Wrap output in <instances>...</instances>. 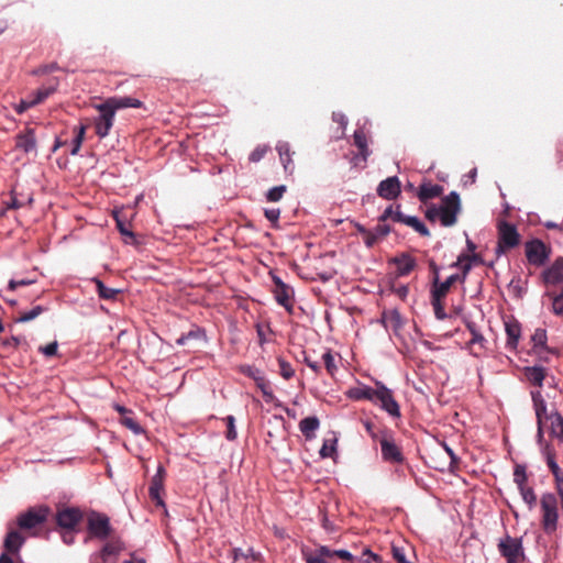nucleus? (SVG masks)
I'll return each instance as SVG.
<instances>
[{"mask_svg": "<svg viewBox=\"0 0 563 563\" xmlns=\"http://www.w3.org/2000/svg\"><path fill=\"white\" fill-rule=\"evenodd\" d=\"M278 365H279V374L283 378L288 380L294 376L295 371H294L292 366L290 365V363H288L287 361H285L282 357H278Z\"/></svg>", "mask_w": 563, "mask_h": 563, "instance_id": "nucleus-48", "label": "nucleus"}, {"mask_svg": "<svg viewBox=\"0 0 563 563\" xmlns=\"http://www.w3.org/2000/svg\"><path fill=\"white\" fill-rule=\"evenodd\" d=\"M58 79L54 78L51 80V84L48 86H44L38 88L31 98V103H34V106H37L42 103L46 98H48L51 95H53L58 87Z\"/></svg>", "mask_w": 563, "mask_h": 563, "instance_id": "nucleus-29", "label": "nucleus"}, {"mask_svg": "<svg viewBox=\"0 0 563 563\" xmlns=\"http://www.w3.org/2000/svg\"><path fill=\"white\" fill-rule=\"evenodd\" d=\"M267 151L268 147L266 145H260L250 154L249 158L251 162L257 163L265 156Z\"/></svg>", "mask_w": 563, "mask_h": 563, "instance_id": "nucleus-53", "label": "nucleus"}, {"mask_svg": "<svg viewBox=\"0 0 563 563\" xmlns=\"http://www.w3.org/2000/svg\"><path fill=\"white\" fill-rule=\"evenodd\" d=\"M372 402L384 411H386L391 418H400V407L394 397L391 389L387 388L382 382L375 383V391L373 395Z\"/></svg>", "mask_w": 563, "mask_h": 563, "instance_id": "nucleus-2", "label": "nucleus"}, {"mask_svg": "<svg viewBox=\"0 0 563 563\" xmlns=\"http://www.w3.org/2000/svg\"><path fill=\"white\" fill-rule=\"evenodd\" d=\"M559 501L553 493H544L540 499L542 512L541 526L545 533L551 534L558 529Z\"/></svg>", "mask_w": 563, "mask_h": 563, "instance_id": "nucleus-1", "label": "nucleus"}, {"mask_svg": "<svg viewBox=\"0 0 563 563\" xmlns=\"http://www.w3.org/2000/svg\"><path fill=\"white\" fill-rule=\"evenodd\" d=\"M382 456L385 462L401 464L405 460L401 449L396 444L391 432L383 430L379 438Z\"/></svg>", "mask_w": 563, "mask_h": 563, "instance_id": "nucleus-7", "label": "nucleus"}, {"mask_svg": "<svg viewBox=\"0 0 563 563\" xmlns=\"http://www.w3.org/2000/svg\"><path fill=\"white\" fill-rule=\"evenodd\" d=\"M121 423L130 429L134 434L143 433L142 427L129 415L121 417Z\"/></svg>", "mask_w": 563, "mask_h": 563, "instance_id": "nucleus-45", "label": "nucleus"}, {"mask_svg": "<svg viewBox=\"0 0 563 563\" xmlns=\"http://www.w3.org/2000/svg\"><path fill=\"white\" fill-rule=\"evenodd\" d=\"M514 482L517 486H522L527 484V473L526 467L523 465L517 464L514 470Z\"/></svg>", "mask_w": 563, "mask_h": 563, "instance_id": "nucleus-49", "label": "nucleus"}, {"mask_svg": "<svg viewBox=\"0 0 563 563\" xmlns=\"http://www.w3.org/2000/svg\"><path fill=\"white\" fill-rule=\"evenodd\" d=\"M240 372L243 375L252 378L254 382H256L263 375V373L257 367L252 365L240 366Z\"/></svg>", "mask_w": 563, "mask_h": 563, "instance_id": "nucleus-50", "label": "nucleus"}, {"mask_svg": "<svg viewBox=\"0 0 563 563\" xmlns=\"http://www.w3.org/2000/svg\"><path fill=\"white\" fill-rule=\"evenodd\" d=\"M547 340L548 336L545 329H536L534 333L531 336V342L537 353L549 352V347L547 346Z\"/></svg>", "mask_w": 563, "mask_h": 563, "instance_id": "nucleus-34", "label": "nucleus"}, {"mask_svg": "<svg viewBox=\"0 0 563 563\" xmlns=\"http://www.w3.org/2000/svg\"><path fill=\"white\" fill-rule=\"evenodd\" d=\"M33 201L32 197H29L27 200H22L18 197L16 191L13 189L11 191L10 201L7 202L8 208L10 209H20L24 207L26 203H31Z\"/></svg>", "mask_w": 563, "mask_h": 563, "instance_id": "nucleus-44", "label": "nucleus"}, {"mask_svg": "<svg viewBox=\"0 0 563 563\" xmlns=\"http://www.w3.org/2000/svg\"><path fill=\"white\" fill-rule=\"evenodd\" d=\"M405 224L412 228L422 236H430L429 229L417 217L408 216V218H406Z\"/></svg>", "mask_w": 563, "mask_h": 563, "instance_id": "nucleus-39", "label": "nucleus"}, {"mask_svg": "<svg viewBox=\"0 0 563 563\" xmlns=\"http://www.w3.org/2000/svg\"><path fill=\"white\" fill-rule=\"evenodd\" d=\"M32 107H35V106H34V103H31V98H29L26 100H21L15 106V111L21 114V113H23L24 111H26L27 109H30Z\"/></svg>", "mask_w": 563, "mask_h": 563, "instance_id": "nucleus-62", "label": "nucleus"}, {"mask_svg": "<svg viewBox=\"0 0 563 563\" xmlns=\"http://www.w3.org/2000/svg\"><path fill=\"white\" fill-rule=\"evenodd\" d=\"M497 549L500 555L506 559V563H523L526 561L521 538L506 534L499 539Z\"/></svg>", "mask_w": 563, "mask_h": 563, "instance_id": "nucleus-4", "label": "nucleus"}, {"mask_svg": "<svg viewBox=\"0 0 563 563\" xmlns=\"http://www.w3.org/2000/svg\"><path fill=\"white\" fill-rule=\"evenodd\" d=\"M520 495L523 501L528 505L529 509H533L537 505V495L532 487L526 485L519 486Z\"/></svg>", "mask_w": 563, "mask_h": 563, "instance_id": "nucleus-37", "label": "nucleus"}, {"mask_svg": "<svg viewBox=\"0 0 563 563\" xmlns=\"http://www.w3.org/2000/svg\"><path fill=\"white\" fill-rule=\"evenodd\" d=\"M103 103L108 106V108L113 111L114 113L118 110L125 109V108H142L143 102L136 98L132 97H111L108 98Z\"/></svg>", "mask_w": 563, "mask_h": 563, "instance_id": "nucleus-20", "label": "nucleus"}, {"mask_svg": "<svg viewBox=\"0 0 563 563\" xmlns=\"http://www.w3.org/2000/svg\"><path fill=\"white\" fill-rule=\"evenodd\" d=\"M123 550V543L118 538H111L101 549L100 555L103 561L111 555H117Z\"/></svg>", "mask_w": 563, "mask_h": 563, "instance_id": "nucleus-32", "label": "nucleus"}, {"mask_svg": "<svg viewBox=\"0 0 563 563\" xmlns=\"http://www.w3.org/2000/svg\"><path fill=\"white\" fill-rule=\"evenodd\" d=\"M431 268L434 272V279L431 288V292L437 294L438 297H445L448 292L450 291V288L453 284L459 282L460 275L453 274L450 277H448L443 283L439 282V275H438V267L434 264V262H431L430 264Z\"/></svg>", "mask_w": 563, "mask_h": 563, "instance_id": "nucleus-17", "label": "nucleus"}, {"mask_svg": "<svg viewBox=\"0 0 563 563\" xmlns=\"http://www.w3.org/2000/svg\"><path fill=\"white\" fill-rule=\"evenodd\" d=\"M25 542V537L16 529L10 528L3 541L4 553L18 554Z\"/></svg>", "mask_w": 563, "mask_h": 563, "instance_id": "nucleus-18", "label": "nucleus"}, {"mask_svg": "<svg viewBox=\"0 0 563 563\" xmlns=\"http://www.w3.org/2000/svg\"><path fill=\"white\" fill-rule=\"evenodd\" d=\"M58 69H59V66L56 63H52L49 65H44V66L38 67L34 71V74H36V75H46V74L53 73V71L58 70Z\"/></svg>", "mask_w": 563, "mask_h": 563, "instance_id": "nucleus-57", "label": "nucleus"}, {"mask_svg": "<svg viewBox=\"0 0 563 563\" xmlns=\"http://www.w3.org/2000/svg\"><path fill=\"white\" fill-rule=\"evenodd\" d=\"M49 514L47 506L31 507L16 517V526L24 531L35 530L47 521Z\"/></svg>", "mask_w": 563, "mask_h": 563, "instance_id": "nucleus-3", "label": "nucleus"}, {"mask_svg": "<svg viewBox=\"0 0 563 563\" xmlns=\"http://www.w3.org/2000/svg\"><path fill=\"white\" fill-rule=\"evenodd\" d=\"M320 422L317 417H307L299 422V429L306 439H312Z\"/></svg>", "mask_w": 563, "mask_h": 563, "instance_id": "nucleus-31", "label": "nucleus"}, {"mask_svg": "<svg viewBox=\"0 0 563 563\" xmlns=\"http://www.w3.org/2000/svg\"><path fill=\"white\" fill-rule=\"evenodd\" d=\"M374 391H375V387L373 388V387L364 386L361 388L352 389L350 391V397L355 400L365 399V400H369L372 402Z\"/></svg>", "mask_w": 563, "mask_h": 563, "instance_id": "nucleus-38", "label": "nucleus"}, {"mask_svg": "<svg viewBox=\"0 0 563 563\" xmlns=\"http://www.w3.org/2000/svg\"><path fill=\"white\" fill-rule=\"evenodd\" d=\"M272 279L275 286L274 295L276 301L290 312L294 306V289L285 284L278 276L274 275Z\"/></svg>", "mask_w": 563, "mask_h": 563, "instance_id": "nucleus-12", "label": "nucleus"}, {"mask_svg": "<svg viewBox=\"0 0 563 563\" xmlns=\"http://www.w3.org/2000/svg\"><path fill=\"white\" fill-rule=\"evenodd\" d=\"M426 218L431 222L440 220L439 207L435 205L429 206L426 210Z\"/></svg>", "mask_w": 563, "mask_h": 563, "instance_id": "nucleus-56", "label": "nucleus"}, {"mask_svg": "<svg viewBox=\"0 0 563 563\" xmlns=\"http://www.w3.org/2000/svg\"><path fill=\"white\" fill-rule=\"evenodd\" d=\"M285 192H286L285 185L273 187L272 189H269L267 191L266 199L271 202H277L283 198Z\"/></svg>", "mask_w": 563, "mask_h": 563, "instance_id": "nucleus-47", "label": "nucleus"}, {"mask_svg": "<svg viewBox=\"0 0 563 563\" xmlns=\"http://www.w3.org/2000/svg\"><path fill=\"white\" fill-rule=\"evenodd\" d=\"M554 485L558 497L560 498V500H563V474L554 477Z\"/></svg>", "mask_w": 563, "mask_h": 563, "instance_id": "nucleus-63", "label": "nucleus"}, {"mask_svg": "<svg viewBox=\"0 0 563 563\" xmlns=\"http://www.w3.org/2000/svg\"><path fill=\"white\" fill-rule=\"evenodd\" d=\"M306 563H331L330 548L320 545L313 552H303Z\"/></svg>", "mask_w": 563, "mask_h": 563, "instance_id": "nucleus-28", "label": "nucleus"}, {"mask_svg": "<svg viewBox=\"0 0 563 563\" xmlns=\"http://www.w3.org/2000/svg\"><path fill=\"white\" fill-rule=\"evenodd\" d=\"M520 243V235L516 227L506 221L498 224V246L497 253H504L507 250L516 247Z\"/></svg>", "mask_w": 563, "mask_h": 563, "instance_id": "nucleus-8", "label": "nucleus"}, {"mask_svg": "<svg viewBox=\"0 0 563 563\" xmlns=\"http://www.w3.org/2000/svg\"><path fill=\"white\" fill-rule=\"evenodd\" d=\"M265 218L273 223L274 228H277L280 210L278 208H269L264 211Z\"/></svg>", "mask_w": 563, "mask_h": 563, "instance_id": "nucleus-52", "label": "nucleus"}, {"mask_svg": "<svg viewBox=\"0 0 563 563\" xmlns=\"http://www.w3.org/2000/svg\"><path fill=\"white\" fill-rule=\"evenodd\" d=\"M443 190V187L440 185L424 181L419 186L417 196L421 202L426 203L430 199L440 197Z\"/></svg>", "mask_w": 563, "mask_h": 563, "instance_id": "nucleus-22", "label": "nucleus"}, {"mask_svg": "<svg viewBox=\"0 0 563 563\" xmlns=\"http://www.w3.org/2000/svg\"><path fill=\"white\" fill-rule=\"evenodd\" d=\"M45 309L42 306H35L29 311H21L16 317L18 322H29L37 318Z\"/></svg>", "mask_w": 563, "mask_h": 563, "instance_id": "nucleus-40", "label": "nucleus"}, {"mask_svg": "<svg viewBox=\"0 0 563 563\" xmlns=\"http://www.w3.org/2000/svg\"><path fill=\"white\" fill-rule=\"evenodd\" d=\"M461 210V200L457 192L452 191L443 197L439 206L440 222L443 227H452L457 221V214Z\"/></svg>", "mask_w": 563, "mask_h": 563, "instance_id": "nucleus-5", "label": "nucleus"}, {"mask_svg": "<svg viewBox=\"0 0 563 563\" xmlns=\"http://www.w3.org/2000/svg\"><path fill=\"white\" fill-rule=\"evenodd\" d=\"M393 291L396 294L401 300H405L408 296L409 289L406 285L393 286Z\"/></svg>", "mask_w": 563, "mask_h": 563, "instance_id": "nucleus-60", "label": "nucleus"}, {"mask_svg": "<svg viewBox=\"0 0 563 563\" xmlns=\"http://www.w3.org/2000/svg\"><path fill=\"white\" fill-rule=\"evenodd\" d=\"M531 398L533 402V408L537 416L538 423V438L541 440L543 438V421L549 417L550 413L547 411V404L540 390L531 391Z\"/></svg>", "mask_w": 563, "mask_h": 563, "instance_id": "nucleus-15", "label": "nucleus"}, {"mask_svg": "<svg viewBox=\"0 0 563 563\" xmlns=\"http://www.w3.org/2000/svg\"><path fill=\"white\" fill-rule=\"evenodd\" d=\"M166 476V471L163 465H159L156 474L152 477L148 495L152 501L156 504V506L165 507V503L162 498V493L164 492V481Z\"/></svg>", "mask_w": 563, "mask_h": 563, "instance_id": "nucleus-14", "label": "nucleus"}, {"mask_svg": "<svg viewBox=\"0 0 563 563\" xmlns=\"http://www.w3.org/2000/svg\"><path fill=\"white\" fill-rule=\"evenodd\" d=\"M276 150L279 154V158L284 166L285 172L291 174L294 172L295 166H294L292 158H291V155L294 153L290 151L289 143L288 142H278L276 145Z\"/></svg>", "mask_w": 563, "mask_h": 563, "instance_id": "nucleus-24", "label": "nucleus"}, {"mask_svg": "<svg viewBox=\"0 0 563 563\" xmlns=\"http://www.w3.org/2000/svg\"><path fill=\"white\" fill-rule=\"evenodd\" d=\"M391 263L396 265L398 276L408 275L417 265L416 260L407 253L394 257Z\"/></svg>", "mask_w": 563, "mask_h": 563, "instance_id": "nucleus-21", "label": "nucleus"}, {"mask_svg": "<svg viewBox=\"0 0 563 563\" xmlns=\"http://www.w3.org/2000/svg\"><path fill=\"white\" fill-rule=\"evenodd\" d=\"M353 139L355 146L358 148L360 156L365 162L371 154L367 146V137L365 132L361 129L356 130L354 132Z\"/></svg>", "mask_w": 563, "mask_h": 563, "instance_id": "nucleus-33", "label": "nucleus"}, {"mask_svg": "<svg viewBox=\"0 0 563 563\" xmlns=\"http://www.w3.org/2000/svg\"><path fill=\"white\" fill-rule=\"evenodd\" d=\"M223 421L225 422L227 424V432H225V438L229 440V441H233L236 439L238 437V432H236V429H235V418L233 416H227Z\"/></svg>", "mask_w": 563, "mask_h": 563, "instance_id": "nucleus-46", "label": "nucleus"}, {"mask_svg": "<svg viewBox=\"0 0 563 563\" xmlns=\"http://www.w3.org/2000/svg\"><path fill=\"white\" fill-rule=\"evenodd\" d=\"M82 518V511L76 507H63L55 514L56 525L63 530H75Z\"/></svg>", "mask_w": 563, "mask_h": 563, "instance_id": "nucleus-9", "label": "nucleus"}, {"mask_svg": "<svg viewBox=\"0 0 563 563\" xmlns=\"http://www.w3.org/2000/svg\"><path fill=\"white\" fill-rule=\"evenodd\" d=\"M545 453H547V464L551 471V470H553V467L558 466V463L555 461V452L553 450H551L549 446H547Z\"/></svg>", "mask_w": 563, "mask_h": 563, "instance_id": "nucleus-59", "label": "nucleus"}, {"mask_svg": "<svg viewBox=\"0 0 563 563\" xmlns=\"http://www.w3.org/2000/svg\"><path fill=\"white\" fill-rule=\"evenodd\" d=\"M445 297H438L437 294L431 292V303L434 310V314L438 319L443 320L446 318V313L444 311V306L442 300Z\"/></svg>", "mask_w": 563, "mask_h": 563, "instance_id": "nucleus-41", "label": "nucleus"}, {"mask_svg": "<svg viewBox=\"0 0 563 563\" xmlns=\"http://www.w3.org/2000/svg\"><path fill=\"white\" fill-rule=\"evenodd\" d=\"M87 530L90 538L106 540L111 533L109 517L104 514L91 511L87 520Z\"/></svg>", "mask_w": 563, "mask_h": 563, "instance_id": "nucleus-6", "label": "nucleus"}, {"mask_svg": "<svg viewBox=\"0 0 563 563\" xmlns=\"http://www.w3.org/2000/svg\"><path fill=\"white\" fill-rule=\"evenodd\" d=\"M96 109L99 112V115L95 119V130L96 134L103 139L106 137L111 128L113 126L114 115L115 113L111 111L106 103H100L96 106Z\"/></svg>", "mask_w": 563, "mask_h": 563, "instance_id": "nucleus-10", "label": "nucleus"}, {"mask_svg": "<svg viewBox=\"0 0 563 563\" xmlns=\"http://www.w3.org/2000/svg\"><path fill=\"white\" fill-rule=\"evenodd\" d=\"M526 256L530 264L540 266L548 260L549 252L542 241L532 240L526 243Z\"/></svg>", "mask_w": 563, "mask_h": 563, "instance_id": "nucleus-13", "label": "nucleus"}, {"mask_svg": "<svg viewBox=\"0 0 563 563\" xmlns=\"http://www.w3.org/2000/svg\"><path fill=\"white\" fill-rule=\"evenodd\" d=\"M545 420L550 421V434L563 443V417L561 413L552 411Z\"/></svg>", "mask_w": 563, "mask_h": 563, "instance_id": "nucleus-26", "label": "nucleus"}, {"mask_svg": "<svg viewBox=\"0 0 563 563\" xmlns=\"http://www.w3.org/2000/svg\"><path fill=\"white\" fill-rule=\"evenodd\" d=\"M553 311L555 314L563 316V288L553 299Z\"/></svg>", "mask_w": 563, "mask_h": 563, "instance_id": "nucleus-55", "label": "nucleus"}, {"mask_svg": "<svg viewBox=\"0 0 563 563\" xmlns=\"http://www.w3.org/2000/svg\"><path fill=\"white\" fill-rule=\"evenodd\" d=\"M92 282L96 284V289L100 298L106 300H114L121 290L115 288L107 287L100 279L93 278Z\"/></svg>", "mask_w": 563, "mask_h": 563, "instance_id": "nucleus-35", "label": "nucleus"}, {"mask_svg": "<svg viewBox=\"0 0 563 563\" xmlns=\"http://www.w3.org/2000/svg\"><path fill=\"white\" fill-rule=\"evenodd\" d=\"M58 343L57 341H53L46 345H42L38 347V352L42 353L46 357H52L57 354Z\"/></svg>", "mask_w": 563, "mask_h": 563, "instance_id": "nucleus-51", "label": "nucleus"}, {"mask_svg": "<svg viewBox=\"0 0 563 563\" xmlns=\"http://www.w3.org/2000/svg\"><path fill=\"white\" fill-rule=\"evenodd\" d=\"M15 148L24 153L36 151V139L33 129H25L15 136Z\"/></svg>", "mask_w": 563, "mask_h": 563, "instance_id": "nucleus-19", "label": "nucleus"}, {"mask_svg": "<svg viewBox=\"0 0 563 563\" xmlns=\"http://www.w3.org/2000/svg\"><path fill=\"white\" fill-rule=\"evenodd\" d=\"M544 280L553 285L563 283V258L556 260L551 267L544 272Z\"/></svg>", "mask_w": 563, "mask_h": 563, "instance_id": "nucleus-25", "label": "nucleus"}, {"mask_svg": "<svg viewBox=\"0 0 563 563\" xmlns=\"http://www.w3.org/2000/svg\"><path fill=\"white\" fill-rule=\"evenodd\" d=\"M363 240H364V243H365V245L367 247H372V246H374L378 242V239L376 238L375 232L372 231V230H368L363 235Z\"/></svg>", "mask_w": 563, "mask_h": 563, "instance_id": "nucleus-58", "label": "nucleus"}, {"mask_svg": "<svg viewBox=\"0 0 563 563\" xmlns=\"http://www.w3.org/2000/svg\"><path fill=\"white\" fill-rule=\"evenodd\" d=\"M339 558L346 563H379L380 558L377 554L372 553V551L366 548L363 550L362 555L357 556L349 552L347 550H331L330 549V559Z\"/></svg>", "mask_w": 563, "mask_h": 563, "instance_id": "nucleus-11", "label": "nucleus"}, {"mask_svg": "<svg viewBox=\"0 0 563 563\" xmlns=\"http://www.w3.org/2000/svg\"><path fill=\"white\" fill-rule=\"evenodd\" d=\"M372 231L375 232V235L379 241L380 239L389 234L390 227L384 222H379Z\"/></svg>", "mask_w": 563, "mask_h": 563, "instance_id": "nucleus-54", "label": "nucleus"}, {"mask_svg": "<svg viewBox=\"0 0 563 563\" xmlns=\"http://www.w3.org/2000/svg\"><path fill=\"white\" fill-rule=\"evenodd\" d=\"M256 386L261 389L263 397L266 401H272L274 399V394L271 388L269 382L262 375L256 382Z\"/></svg>", "mask_w": 563, "mask_h": 563, "instance_id": "nucleus-42", "label": "nucleus"}, {"mask_svg": "<svg viewBox=\"0 0 563 563\" xmlns=\"http://www.w3.org/2000/svg\"><path fill=\"white\" fill-rule=\"evenodd\" d=\"M505 330L507 335L506 346L509 350H516L518 346L519 339L521 336L520 323L518 321L506 322Z\"/></svg>", "mask_w": 563, "mask_h": 563, "instance_id": "nucleus-23", "label": "nucleus"}, {"mask_svg": "<svg viewBox=\"0 0 563 563\" xmlns=\"http://www.w3.org/2000/svg\"><path fill=\"white\" fill-rule=\"evenodd\" d=\"M322 361L324 363V367H325L327 373L331 377H333L335 372H336V369H338V366L335 364L334 355L332 354L331 350H328L325 353H323Z\"/></svg>", "mask_w": 563, "mask_h": 563, "instance_id": "nucleus-43", "label": "nucleus"}, {"mask_svg": "<svg viewBox=\"0 0 563 563\" xmlns=\"http://www.w3.org/2000/svg\"><path fill=\"white\" fill-rule=\"evenodd\" d=\"M113 217L115 219L117 228H118L119 232L126 238L124 240V242L133 243L135 241V236H134L133 232L129 229V224L125 221H123L122 219H120L118 211H115L113 213Z\"/></svg>", "mask_w": 563, "mask_h": 563, "instance_id": "nucleus-36", "label": "nucleus"}, {"mask_svg": "<svg viewBox=\"0 0 563 563\" xmlns=\"http://www.w3.org/2000/svg\"><path fill=\"white\" fill-rule=\"evenodd\" d=\"M382 322L386 329L390 328L394 331H398L402 328V319L397 310H387L382 314Z\"/></svg>", "mask_w": 563, "mask_h": 563, "instance_id": "nucleus-30", "label": "nucleus"}, {"mask_svg": "<svg viewBox=\"0 0 563 563\" xmlns=\"http://www.w3.org/2000/svg\"><path fill=\"white\" fill-rule=\"evenodd\" d=\"M363 424L365 427V430L367 431V433L369 434V437L373 440L379 439L378 438V433L374 430L375 426H374V423L372 421L365 420V421H363Z\"/></svg>", "mask_w": 563, "mask_h": 563, "instance_id": "nucleus-64", "label": "nucleus"}, {"mask_svg": "<svg viewBox=\"0 0 563 563\" xmlns=\"http://www.w3.org/2000/svg\"><path fill=\"white\" fill-rule=\"evenodd\" d=\"M76 531H77L76 529L75 530H63L62 539H63L65 544L69 545V544L74 543Z\"/></svg>", "mask_w": 563, "mask_h": 563, "instance_id": "nucleus-61", "label": "nucleus"}, {"mask_svg": "<svg viewBox=\"0 0 563 563\" xmlns=\"http://www.w3.org/2000/svg\"><path fill=\"white\" fill-rule=\"evenodd\" d=\"M400 192L401 186L397 176H391L382 180L377 187L378 196L387 200L396 199Z\"/></svg>", "mask_w": 563, "mask_h": 563, "instance_id": "nucleus-16", "label": "nucleus"}, {"mask_svg": "<svg viewBox=\"0 0 563 563\" xmlns=\"http://www.w3.org/2000/svg\"><path fill=\"white\" fill-rule=\"evenodd\" d=\"M527 380L534 386L542 387L547 369L542 366H527L523 369Z\"/></svg>", "mask_w": 563, "mask_h": 563, "instance_id": "nucleus-27", "label": "nucleus"}]
</instances>
